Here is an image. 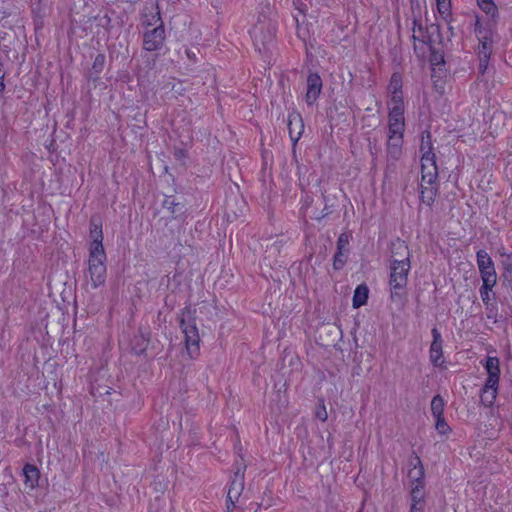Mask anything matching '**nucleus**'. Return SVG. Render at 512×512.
Wrapping results in <instances>:
<instances>
[{
    "mask_svg": "<svg viewBox=\"0 0 512 512\" xmlns=\"http://www.w3.org/2000/svg\"><path fill=\"white\" fill-rule=\"evenodd\" d=\"M389 287L390 299L394 303L404 304L407 301L408 274L411 269L410 254L402 260L390 261Z\"/></svg>",
    "mask_w": 512,
    "mask_h": 512,
    "instance_id": "nucleus-1",
    "label": "nucleus"
},
{
    "mask_svg": "<svg viewBox=\"0 0 512 512\" xmlns=\"http://www.w3.org/2000/svg\"><path fill=\"white\" fill-rule=\"evenodd\" d=\"M195 312L196 310H192L188 305L181 310L179 319V326L184 333L187 352L191 358L199 355L200 336L195 322Z\"/></svg>",
    "mask_w": 512,
    "mask_h": 512,
    "instance_id": "nucleus-2",
    "label": "nucleus"
},
{
    "mask_svg": "<svg viewBox=\"0 0 512 512\" xmlns=\"http://www.w3.org/2000/svg\"><path fill=\"white\" fill-rule=\"evenodd\" d=\"M413 25H414L413 31L415 32L416 31L415 29L417 27L418 32L420 33V35H418V36L414 34L413 39L422 41L423 43L428 44L430 47V59L429 60H430L431 65L438 66V65L444 64L445 63L444 54L441 51H437L432 46V43L434 42V39L432 38L433 34L437 33L438 37H440L439 26L431 25L429 28H427V31H426V33L428 35L425 36L424 28L418 20L414 19Z\"/></svg>",
    "mask_w": 512,
    "mask_h": 512,
    "instance_id": "nucleus-3",
    "label": "nucleus"
},
{
    "mask_svg": "<svg viewBox=\"0 0 512 512\" xmlns=\"http://www.w3.org/2000/svg\"><path fill=\"white\" fill-rule=\"evenodd\" d=\"M106 253L89 252L88 274L93 288H98L106 282Z\"/></svg>",
    "mask_w": 512,
    "mask_h": 512,
    "instance_id": "nucleus-4",
    "label": "nucleus"
},
{
    "mask_svg": "<svg viewBox=\"0 0 512 512\" xmlns=\"http://www.w3.org/2000/svg\"><path fill=\"white\" fill-rule=\"evenodd\" d=\"M166 31L164 23H159L152 29L143 31L142 48L147 52H156L162 50L165 45Z\"/></svg>",
    "mask_w": 512,
    "mask_h": 512,
    "instance_id": "nucleus-5",
    "label": "nucleus"
},
{
    "mask_svg": "<svg viewBox=\"0 0 512 512\" xmlns=\"http://www.w3.org/2000/svg\"><path fill=\"white\" fill-rule=\"evenodd\" d=\"M251 35L255 42H260L265 46L274 40L276 35V26L271 21L268 23L259 21L254 25Z\"/></svg>",
    "mask_w": 512,
    "mask_h": 512,
    "instance_id": "nucleus-6",
    "label": "nucleus"
},
{
    "mask_svg": "<svg viewBox=\"0 0 512 512\" xmlns=\"http://www.w3.org/2000/svg\"><path fill=\"white\" fill-rule=\"evenodd\" d=\"M433 340L429 349V359L434 367H440L443 360V339L439 330L434 327L431 330Z\"/></svg>",
    "mask_w": 512,
    "mask_h": 512,
    "instance_id": "nucleus-7",
    "label": "nucleus"
},
{
    "mask_svg": "<svg viewBox=\"0 0 512 512\" xmlns=\"http://www.w3.org/2000/svg\"><path fill=\"white\" fill-rule=\"evenodd\" d=\"M476 262L481 279H485V277L497 279L494 262L486 250L480 249L477 251Z\"/></svg>",
    "mask_w": 512,
    "mask_h": 512,
    "instance_id": "nucleus-8",
    "label": "nucleus"
},
{
    "mask_svg": "<svg viewBox=\"0 0 512 512\" xmlns=\"http://www.w3.org/2000/svg\"><path fill=\"white\" fill-rule=\"evenodd\" d=\"M306 82L307 91L305 95V101L309 106H311L317 101L322 91L323 82L320 75L317 72H310L309 75L307 76Z\"/></svg>",
    "mask_w": 512,
    "mask_h": 512,
    "instance_id": "nucleus-9",
    "label": "nucleus"
},
{
    "mask_svg": "<svg viewBox=\"0 0 512 512\" xmlns=\"http://www.w3.org/2000/svg\"><path fill=\"white\" fill-rule=\"evenodd\" d=\"M500 361L498 357L495 356H487L485 359V363L483 364L486 372H487V388H492L494 385L499 384L500 380Z\"/></svg>",
    "mask_w": 512,
    "mask_h": 512,
    "instance_id": "nucleus-10",
    "label": "nucleus"
},
{
    "mask_svg": "<svg viewBox=\"0 0 512 512\" xmlns=\"http://www.w3.org/2000/svg\"><path fill=\"white\" fill-rule=\"evenodd\" d=\"M413 457L414 460H416V464L414 465V469H410L408 471V477L410 478V487L426 488L425 469L422 464V461L415 451H413Z\"/></svg>",
    "mask_w": 512,
    "mask_h": 512,
    "instance_id": "nucleus-11",
    "label": "nucleus"
},
{
    "mask_svg": "<svg viewBox=\"0 0 512 512\" xmlns=\"http://www.w3.org/2000/svg\"><path fill=\"white\" fill-rule=\"evenodd\" d=\"M244 490V470L242 471L240 468L235 471L233 478L230 482L227 498L228 501L232 503L234 506V503L238 501L239 497L241 496L242 492Z\"/></svg>",
    "mask_w": 512,
    "mask_h": 512,
    "instance_id": "nucleus-12",
    "label": "nucleus"
},
{
    "mask_svg": "<svg viewBox=\"0 0 512 512\" xmlns=\"http://www.w3.org/2000/svg\"><path fill=\"white\" fill-rule=\"evenodd\" d=\"M90 237L92 242L89 247V252H105L103 246V231L102 224L97 223L94 218L90 220Z\"/></svg>",
    "mask_w": 512,
    "mask_h": 512,
    "instance_id": "nucleus-13",
    "label": "nucleus"
},
{
    "mask_svg": "<svg viewBox=\"0 0 512 512\" xmlns=\"http://www.w3.org/2000/svg\"><path fill=\"white\" fill-rule=\"evenodd\" d=\"M426 488L410 487V509L409 512H424L426 507Z\"/></svg>",
    "mask_w": 512,
    "mask_h": 512,
    "instance_id": "nucleus-14",
    "label": "nucleus"
},
{
    "mask_svg": "<svg viewBox=\"0 0 512 512\" xmlns=\"http://www.w3.org/2000/svg\"><path fill=\"white\" fill-rule=\"evenodd\" d=\"M388 118L389 133L403 134L405 127L404 111H401L399 107H392Z\"/></svg>",
    "mask_w": 512,
    "mask_h": 512,
    "instance_id": "nucleus-15",
    "label": "nucleus"
},
{
    "mask_svg": "<svg viewBox=\"0 0 512 512\" xmlns=\"http://www.w3.org/2000/svg\"><path fill=\"white\" fill-rule=\"evenodd\" d=\"M106 62V56L104 53H98L94 58L91 68L85 73V77L89 82L97 86L100 80V74L102 73Z\"/></svg>",
    "mask_w": 512,
    "mask_h": 512,
    "instance_id": "nucleus-16",
    "label": "nucleus"
},
{
    "mask_svg": "<svg viewBox=\"0 0 512 512\" xmlns=\"http://www.w3.org/2000/svg\"><path fill=\"white\" fill-rule=\"evenodd\" d=\"M287 126L292 142L294 144L297 143L304 130V124L300 113L295 111L289 113Z\"/></svg>",
    "mask_w": 512,
    "mask_h": 512,
    "instance_id": "nucleus-17",
    "label": "nucleus"
},
{
    "mask_svg": "<svg viewBox=\"0 0 512 512\" xmlns=\"http://www.w3.org/2000/svg\"><path fill=\"white\" fill-rule=\"evenodd\" d=\"M474 32L478 40L492 39L493 29L495 27V19L482 22L479 16H476L474 24Z\"/></svg>",
    "mask_w": 512,
    "mask_h": 512,
    "instance_id": "nucleus-18",
    "label": "nucleus"
},
{
    "mask_svg": "<svg viewBox=\"0 0 512 512\" xmlns=\"http://www.w3.org/2000/svg\"><path fill=\"white\" fill-rule=\"evenodd\" d=\"M403 134L388 135L387 155L392 160H398L402 153Z\"/></svg>",
    "mask_w": 512,
    "mask_h": 512,
    "instance_id": "nucleus-19",
    "label": "nucleus"
},
{
    "mask_svg": "<svg viewBox=\"0 0 512 512\" xmlns=\"http://www.w3.org/2000/svg\"><path fill=\"white\" fill-rule=\"evenodd\" d=\"M155 12H147V8L141 14V25L144 27V30L152 29L159 25V23H164L161 17V12L159 9V5L155 3Z\"/></svg>",
    "mask_w": 512,
    "mask_h": 512,
    "instance_id": "nucleus-20",
    "label": "nucleus"
},
{
    "mask_svg": "<svg viewBox=\"0 0 512 512\" xmlns=\"http://www.w3.org/2000/svg\"><path fill=\"white\" fill-rule=\"evenodd\" d=\"M23 475L25 477L24 483L26 487L34 489L38 486L40 471L35 465L30 463L25 464L23 467Z\"/></svg>",
    "mask_w": 512,
    "mask_h": 512,
    "instance_id": "nucleus-21",
    "label": "nucleus"
},
{
    "mask_svg": "<svg viewBox=\"0 0 512 512\" xmlns=\"http://www.w3.org/2000/svg\"><path fill=\"white\" fill-rule=\"evenodd\" d=\"M163 208L170 211L173 218H178L180 215L185 213V206L180 202H176L174 196H166L163 203Z\"/></svg>",
    "mask_w": 512,
    "mask_h": 512,
    "instance_id": "nucleus-22",
    "label": "nucleus"
},
{
    "mask_svg": "<svg viewBox=\"0 0 512 512\" xmlns=\"http://www.w3.org/2000/svg\"><path fill=\"white\" fill-rule=\"evenodd\" d=\"M369 289L366 284L358 285L353 294L352 305L353 308H359L365 305L368 301Z\"/></svg>",
    "mask_w": 512,
    "mask_h": 512,
    "instance_id": "nucleus-23",
    "label": "nucleus"
},
{
    "mask_svg": "<svg viewBox=\"0 0 512 512\" xmlns=\"http://www.w3.org/2000/svg\"><path fill=\"white\" fill-rule=\"evenodd\" d=\"M149 344V338L143 333L134 335L131 340V350L135 355H144Z\"/></svg>",
    "mask_w": 512,
    "mask_h": 512,
    "instance_id": "nucleus-24",
    "label": "nucleus"
},
{
    "mask_svg": "<svg viewBox=\"0 0 512 512\" xmlns=\"http://www.w3.org/2000/svg\"><path fill=\"white\" fill-rule=\"evenodd\" d=\"M498 385H494L492 388H487V382L481 390L480 400L485 407H491L497 397Z\"/></svg>",
    "mask_w": 512,
    "mask_h": 512,
    "instance_id": "nucleus-25",
    "label": "nucleus"
},
{
    "mask_svg": "<svg viewBox=\"0 0 512 512\" xmlns=\"http://www.w3.org/2000/svg\"><path fill=\"white\" fill-rule=\"evenodd\" d=\"M439 189L438 187H425L422 184L420 185V200L425 205L431 207L435 201L436 196L438 195Z\"/></svg>",
    "mask_w": 512,
    "mask_h": 512,
    "instance_id": "nucleus-26",
    "label": "nucleus"
},
{
    "mask_svg": "<svg viewBox=\"0 0 512 512\" xmlns=\"http://www.w3.org/2000/svg\"><path fill=\"white\" fill-rule=\"evenodd\" d=\"M422 182L435 184L438 179V166L421 165Z\"/></svg>",
    "mask_w": 512,
    "mask_h": 512,
    "instance_id": "nucleus-27",
    "label": "nucleus"
},
{
    "mask_svg": "<svg viewBox=\"0 0 512 512\" xmlns=\"http://www.w3.org/2000/svg\"><path fill=\"white\" fill-rule=\"evenodd\" d=\"M420 152L421 155L435 154L433 151L432 135L429 130L422 132Z\"/></svg>",
    "mask_w": 512,
    "mask_h": 512,
    "instance_id": "nucleus-28",
    "label": "nucleus"
},
{
    "mask_svg": "<svg viewBox=\"0 0 512 512\" xmlns=\"http://www.w3.org/2000/svg\"><path fill=\"white\" fill-rule=\"evenodd\" d=\"M348 255L349 249H336V252L333 257V269L336 271L342 270L345 264L347 263Z\"/></svg>",
    "mask_w": 512,
    "mask_h": 512,
    "instance_id": "nucleus-29",
    "label": "nucleus"
},
{
    "mask_svg": "<svg viewBox=\"0 0 512 512\" xmlns=\"http://www.w3.org/2000/svg\"><path fill=\"white\" fill-rule=\"evenodd\" d=\"M478 6L492 19L498 17V8L494 3V0H477Z\"/></svg>",
    "mask_w": 512,
    "mask_h": 512,
    "instance_id": "nucleus-30",
    "label": "nucleus"
},
{
    "mask_svg": "<svg viewBox=\"0 0 512 512\" xmlns=\"http://www.w3.org/2000/svg\"><path fill=\"white\" fill-rule=\"evenodd\" d=\"M444 399L441 395H435L431 400V414L434 418L444 416Z\"/></svg>",
    "mask_w": 512,
    "mask_h": 512,
    "instance_id": "nucleus-31",
    "label": "nucleus"
},
{
    "mask_svg": "<svg viewBox=\"0 0 512 512\" xmlns=\"http://www.w3.org/2000/svg\"><path fill=\"white\" fill-rule=\"evenodd\" d=\"M437 10L446 22H450L451 14V0H436Z\"/></svg>",
    "mask_w": 512,
    "mask_h": 512,
    "instance_id": "nucleus-32",
    "label": "nucleus"
},
{
    "mask_svg": "<svg viewBox=\"0 0 512 512\" xmlns=\"http://www.w3.org/2000/svg\"><path fill=\"white\" fill-rule=\"evenodd\" d=\"M402 75L400 73H393L390 82L388 85V89L391 93L402 92Z\"/></svg>",
    "mask_w": 512,
    "mask_h": 512,
    "instance_id": "nucleus-33",
    "label": "nucleus"
},
{
    "mask_svg": "<svg viewBox=\"0 0 512 512\" xmlns=\"http://www.w3.org/2000/svg\"><path fill=\"white\" fill-rule=\"evenodd\" d=\"M492 43H493V39L479 40L478 57L490 58V55L492 53Z\"/></svg>",
    "mask_w": 512,
    "mask_h": 512,
    "instance_id": "nucleus-34",
    "label": "nucleus"
},
{
    "mask_svg": "<svg viewBox=\"0 0 512 512\" xmlns=\"http://www.w3.org/2000/svg\"><path fill=\"white\" fill-rule=\"evenodd\" d=\"M503 272L501 277L508 282H512V256H508L507 259L501 260Z\"/></svg>",
    "mask_w": 512,
    "mask_h": 512,
    "instance_id": "nucleus-35",
    "label": "nucleus"
},
{
    "mask_svg": "<svg viewBox=\"0 0 512 512\" xmlns=\"http://www.w3.org/2000/svg\"><path fill=\"white\" fill-rule=\"evenodd\" d=\"M435 429L440 435H447L452 432V429L446 422L444 416L435 418Z\"/></svg>",
    "mask_w": 512,
    "mask_h": 512,
    "instance_id": "nucleus-36",
    "label": "nucleus"
},
{
    "mask_svg": "<svg viewBox=\"0 0 512 512\" xmlns=\"http://www.w3.org/2000/svg\"><path fill=\"white\" fill-rule=\"evenodd\" d=\"M322 198H323V201H324L325 205H324V208L321 211V214L318 217L315 218L317 221H321L322 219L326 218L327 216H329L334 211V209H333L334 205L333 204H329L328 197L323 194Z\"/></svg>",
    "mask_w": 512,
    "mask_h": 512,
    "instance_id": "nucleus-37",
    "label": "nucleus"
},
{
    "mask_svg": "<svg viewBox=\"0 0 512 512\" xmlns=\"http://www.w3.org/2000/svg\"><path fill=\"white\" fill-rule=\"evenodd\" d=\"M351 235L349 233H341L336 242V249L343 250L349 249Z\"/></svg>",
    "mask_w": 512,
    "mask_h": 512,
    "instance_id": "nucleus-38",
    "label": "nucleus"
},
{
    "mask_svg": "<svg viewBox=\"0 0 512 512\" xmlns=\"http://www.w3.org/2000/svg\"><path fill=\"white\" fill-rule=\"evenodd\" d=\"M391 94H392L391 101L393 103V107H399L401 109V111H404V101H403L402 92L391 93Z\"/></svg>",
    "mask_w": 512,
    "mask_h": 512,
    "instance_id": "nucleus-39",
    "label": "nucleus"
},
{
    "mask_svg": "<svg viewBox=\"0 0 512 512\" xmlns=\"http://www.w3.org/2000/svg\"><path fill=\"white\" fill-rule=\"evenodd\" d=\"M482 282H483V284H482L480 290H485L486 292H492L493 287L497 283V279L485 277V279H482Z\"/></svg>",
    "mask_w": 512,
    "mask_h": 512,
    "instance_id": "nucleus-40",
    "label": "nucleus"
},
{
    "mask_svg": "<svg viewBox=\"0 0 512 512\" xmlns=\"http://www.w3.org/2000/svg\"><path fill=\"white\" fill-rule=\"evenodd\" d=\"M425 166H437L436 164V155L435 154H429V155H422L421 156V165Z\"/></svg>",
    "mask_w": 512,
    "mask_h": 512,
    "instance_id": "nucleus-41",
    "label": "nucleus"
},
{
    "mask_svg": "<svg viewBox=\"0 0 512 512\" xmlns=\"http://www.w3.org/2000/svg\"><path fill=\"white\" fill-rule=\"evenodd\" d=\"M315 415L319 420H321L323 422H325L327 420L328 414H327L326 407L324 405L323 400L321 401L319 407L317 408Z\"/></svg>",
    "mask_w": 512,
    "mask_h": 512,
    "instance_id": "nucleus-42",
    "label": "nucleus"
},
{
    "mask_svg": "<svg viewBox=\"0 0 512 512\" xmlns=\"http://www.w3.org/2000/svg\"><path fill=\"white\" fill-rule=\"evenodd\" d=\"M489 59L488 57H479V65H478V73L479 74H484L488 68V63H489Z\"/></svg>",
    "mask_w": 512,
    "mask_h": 512,
    "instance_id": "nucleus-43",
    "label": "nucleus"
},
{
    "mask_svg": "<svg viewBox=\"0 0 512 512\" xmlns=\"http://www.w3.org/2000/svg\"><path fill=\"white\" fill-rule=\"evenodd\" d=\"M479 292L483 303L486 305V308H488V305L491 303V292H486L485 290H479Z\"/></svg>",
    "mask_w": 512,
    "mask_h": 512,
    "instance_id": "nucleus-44",
    "label": "nucleus"
},
{
    "mask_svg": "<svg viewBox=\"0 0 512 512\" xmlns=\"http://www.w3.org/2000/svg\"><path fill=\"white\" fill-rule=\"evenodd\" d=\"M498 254L502 259H507L508 256H512V253H508L504 247L498 249Z\"/></svg>",
    "mask_w": 512,
    "mask_h": 512,
    "instance_id": "nucleus-45",
    "label": "nucleus"
},
{
    "mask_svg": "<svg viewBox=\"0 0 512 512\" xmlns=\"http://www.w3.org/2000/svg\"><path fill=\"white\" fill-rule=\"evenodd\" d=\"M185 150L183 149H178L175 151L174 155L176 158H180V157H185Z\"/></svg>",
    "mask_w": 512,
    "mask_h": 512,
    "instance_id": "nucleus-46",
    "label": "nucleus"
},
{
    "mask_svg": "<svg viewBox=\"0 0 512 512\" xmlns=\"http://www.w3.org/2000/svg\"><path fill=\"white\" fill-rule=\"evenodd\" d=\"M416 464V460H414V457H413V452L411 453V457L409 459V466L411 467V469H414V465Z\"/></svg>",
    "mask_w": 512,
    "mask_h": 512,
    "instance_id": "nucleus-47",
    "label": "nucleus"
},
{
    "mask_svg": "<svg viewBox=\"0 0 512 512\" xmlns=\"http://www.w3.org/2000/svg\"><path fill=\"white\" fill-rule=\"evenodd\" d=\"M226 504L228 512H231V510L235 508V505L233 506L232 503L228 501V499L226 500Z\"/></svg>",
    "mask_w": 512,
    "mask_h": 512,
    "instance_id": "nucleus-48",
    "label": "nucleus"
},
{
    "mask_svg": "<svg viewBox=\"0 0 512 512\" xmlns=\"http://www.w3.org/2000/svg\"><path fill=\"white\" fill-rule=\"evenodd\" d=\"M186 54L190 59L195 60V54L193 52L186 50Z\"/></svg>",
    "mask_w": 512,
    "mask_h": 512,
    "instance_id": "nucleus-49",
    "label": "nucleus"
},
{
    "mask_svg": "<svg viewBox=\"0 0 512 512\" xmlns=\"http://www.w3.org/2000/svg\"><path fill=\"white\" fill-rule=\"evenodd\" d=\"M487 310L489 311V312H488V314H487V317H488L489 319H491V318L493 317V315H492V314H493V308H490V307L488 306Z\"/></svg>",
    "mask_w": 512,
    "mask_h": 512,
    "instance_id": "nucleus-50",
    "label": "nucleus"
},
{
    "mask_svg": "<svg viewBox=\"0 0 512 512\" xmlns=\"http://www.w3.org/2000/svg\"><path fill=\"white\" fill-rule=\"evenodd\" d=\"M105 19V25H108L110 22H111V19L110 17H108L107 15L104 17ZM104 26V24H102Z\"/></svg>",
    "mask_w": 512,
    "mask_h": 512,
    "instance_id": "nucleus-51",
    "label": "nucleus"
}]
</instances>
